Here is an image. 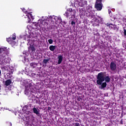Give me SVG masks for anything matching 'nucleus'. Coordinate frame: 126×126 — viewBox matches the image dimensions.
Segmentation results:
<instances>
[{"mask_svg": "<svg viewBox=\"0 0 126 126\" xmlns=\"http://www.w3.org/2000/svg\"><path fill=\"white\" fill-rule=\"evenodd\" d=\"M7 48L6 47H0V64L6 65L10 63V58L6 57Z\"/></svg>", "mask_w": 126, "mask_h": 126, "instance_id": "obj_1", "label": "nucleus"}, {"mask_svg": "<svg viewBox=\"0 0 126 126\" xmlns=\"http://www.w3.org/2000/svg\"><path fill=\"white\" fill-rule=\"evenodd\" d=\"M46 19H48L47 17L42 16L41 19L38 20L37 23H33L32 26H34V29H36L37 30H39L41 28H48V26Z\"/></svg>", "mask_w": 126, "mask_h": 126, "instance_id": "obj_2", "label": "nucleus"}, {"mask_svg": "<svg viewBox=\"0 0 126 126\" xmlns=\"http://www.w3.org/2000/svg\"><path fill=\"white\" fill-rule=\"evenodd\" d=\"M23 84L26 87L25 94L28 95V93L32 92L35 89V84L30 79L25 80L23 81Z\"/></svg>", "mask_w": 126, "mask_h": 126, "instance_id": "obj_3", "label": "nucleus"}, {"mask_svg": "<svg viewBox=\"0 0 126 126\" xmlns=\"http://www.w3.org/2000/svg\"><path fill=\"white\" fill-rule=\"evenodd\" d=\"M70 6H75V7H86L87 6V0H70Z\"/></svg>", "mask_w": 126, "mask_h": 126, "instance_id": "obj_4", "label": "nucleus"}, {"mask_svg": "<svg viewBox=\"0 0 126 126\" xmlns=\"http://www.w3.org/2000/svg\"><path fill=\"white\" fill-rule=\"evenodd\" d=\"M106 82H110V77L108 76H105V74L103 72H100L98 74L97 77L96 83L98 85H101L103 81Z\"/></svg>", "mask_w": 126, "mask_h": 126, "instance_id": "obj_5", "label": "nucleus"}, {"mask_svg": "<svg viewBox=\"0 0 126 126\" xmlns=\"http://www.w3.org/2000/svg\"><path fill=\"white\" fill-rule=\"evenodd\" d=\"M22 11L24 12L26 15L25 18H27L28 19V23H30L31 21H33L34 20V16H32L31 13H29L28 11H27L25 9H22Z\"/></svg>", "mask_w": 126, "mask_h": 126, "instance_id": "obj_6", "label": "nucleus"}, {"mask_svg": "<svg viewBox=\"0 0 126 126\" xmlns=\"http://www.w3.org/2000/svg\"><path fill=\"white\" fill-rule=\"evenodd\" d=\"M75 14H76V11L74 9H72V8H68L67 9L64 15L66 16L67 18L68 17H72V16H75Z\"/></svg>", "mask_w": 126, "mask_h": 126, "instance_id": "obj_7", "label": "nucleus"}, {"mask_svg": "<svg viewBox=\"0 0 126 126\" xmlns=\"http://www.w3.org/2000/svg\"><path fill=\"white\" fill-rule=\"evenodd\" d=\"M1 68L3 71H7V74H9V75H11L13 73V69L10 67L9 65H7L6 66H2Z\"/></svg>", "mask_w": 126, "mask_h": 126, "instance_id": "obj_8", "label": "nucleus"}, {"mask_svg": "<svg viewBox=\"0 0 126 126\" xmlns=\"http://www.w3.org/2000/svg\"><path fill=\"white\" fill-rule=\"evenodd\" d=\"M103 0H96L94 6L96 8L97 10H101L102 7H103V4H102V1Z\"/></svg>", "mask_w": 126, "mask_h": 126, "instance_id": "obj_9", "label": "nucleus"}, {"mask_svg": "<svg viewBox=\"0 0 126 126\" xmlns=\"http://www.w3.org/2000/svg\"><path fill=\"white\" fill-rule=\"evenodd\" d=\"M109 68L111 71H116L118 68L117 63L113 61L111 62L109 64Z\"/></svg>", "mask_w": 126, "mask_h": 126, "instance_id": "obj_10", "label": "nucleus"}, {"mask_svg": "<svg viewBox=\"0 0 126 126\" xmlns=\"http://www.w3.org/2000/svg\"><path fill=\"white\" fill-rule=\"evenodd\" d=\"M49 20L52 22V23H54L55 21H59V22H62V18L60 17H57L56 16H50L49 17Z\"/></svg>", "mask_w": 126, "mask_h": 126, "instance_id": "obj_11", "label": "nucleus"}, {"mask_svg": "<svg viewBox=\"0 0 126 126\" xmlns=\"http://www.w3.org/2000/svg\"><path fill=\"white\" fill-rule=\"evenodd\" d=\"M16 39V36L15 34H13L12 37H9L7 39V41L9 43V44H12L13 45H15V44L16 43L15 41H14V40H15Z\"/></svg>", "mask_w": 126, "mask_h": 126, "instance_id": "obj_12", "label": "nucleus"}, {"mask_svg": "<svg viewBox=\"0 0 126 126\" xmlns=\"http://www.w3.org/2000/svg\"><path fill=\"white\" fill-rule=\"evenodd\" d=\"M32 111L34 114H35V115H36V116H38V117H40L41 116V114H40V110L39 109H37L36 107H34L32 109Z\"/></svg>", "mask_w": 126, "mask_h": 126, "instance_id": "obj_13", "label": "nucleus"}, {"mask_svg": "<svg viewBox=\"0 0 126 126\" xmlns=\"http://www.w3.org/2000/svg\"><path fill=\"white\" fill-rule=\"evenodd\" d=\"M35 50L36 49H35L34 45H30V47H29V53H35Z\"/></svg>", "mask_w": 126, "mask_h": 126, "instance_id": "obj_14", "label": "nucleus"}, {"mask_svg": "<svg viewBox=\"0 0 126 126\" xmlns=\"http://www.w3.org/2000/svg\"><path fill=\"white\" fill-rule=\"evenodd\" d=\"M63 59V56H62V55L58 56V64H61L62 63Z\"/></svg>", "mask_w": 126, "mask_h": 126, "instance_id": "obj_15", "label": "nucleus"}, {"mask_svg": "<svg viewBox=\"0 0 126 126\" xmlns=\"http://www.w3.org/2000/svg\"><path fill=\"white\" fill-rule=\"evenodd\" d=\"M22 110L24 114H28V108L27 106H24Z\"/></svg>", "mask_w": 126, "mask_h": 126, "instance_id": "obj_16", "label": "nucleus"}, {"mask_svg": "<svg viewBox=\"0 0 126 126\" xmlns=\"http://www.w3.org/2000/svg\"><path fill=\"white\" fill-rule=\"evenodd\" d=\"M56 46L51 45L49 47V50H50L52 52H54L56 50Z\"/></svg>", "mask_w": 126, "mask_h": 126, "instance_id": "obj_17", "label": "nucleus"}, {"mask_svg": "<svg viewBox=\"0 0 126 126\" xmlns=\"http://www.w3.org/2000/svg\"><path fill=\"white\" fill-rule=\"evenodd\" d=\"M11 84V80H7L5 82V85H6V86H8V85H10Z\"/></svg>", "mask_w": 126, "mask_h": 126, "instance_id": "obj_18", "label": "nucleus"}, {"mask_svg": "<svg viewBox=\"0 0 126 126\" xmlns=\"http://www.w3.org/2000/svg\"><path fill=\"white\" fill-rule=\"evenodd\" d=\"M107 87V83L104 82V83H101V89H103V88H105Z\"/></svg>", "mask_w": 126, "mask_h": 126, "instance_id": "obj_19", "label": "nucleus"}, {"mask_svg": "<svg viewBox=\"0 0 126 126\" xmlns=\"http://www.w3.org/2000/svg\"><path fill=\"white\" fill-rule=\"evenodd\" d=\"M23 55L24 57V61L26 62V61H27V59L26 58V57L28 56V53H26V52L25 51V54L24 53Z\"/></svg>", "mask_w": 126, "mask_h": 126, "instance_id": "obj_20", "label": "nucleus"}, {"mask_svg": "<svg viewBox=\"0 0 126 126\" xmlns=\"http://www.w3.org/2000/svg\"><path fill=\"white\" fill-rule=\"evenodd\" d=\"M6 92L5 91H0V95H6Z\"/></svg>", "mask_w": 126, "mask_h": 126, "instance_id": "obj_21", "label": "nucleus"}, {"mask_svg": "<svg viewBox=\"0 0 126 126\" xmlns=\"http://www.w3.org/2000/svg\"><path fill=\"white\" fill-rule=\"evenodd\" d=\"M49 61L50 60L49 59H44L42 62V63H45V64H46L47 63H49Z\"/></svg>", "mask_w": 126, "mask_h": 126, "instance_id": "obj_22", "label": "nucleus"}, {"mask_svg": "<svg viewBox=\"0 0 126 126\" xmlns=\"http://www.w3.org/2000/svg\"><path fill=\"white\" fill-rule=\"evenodd\" d=\"M73 126H80V124L78 123H75L73 124Z\"/></svg>", "mask_w": 126, "mask_h": 126, "instance_id": "obj_23", "label": "nucleus"}, {"mask_svg": "<svg viewBox=\"0 0 126 126\" xmlns=\"http://www.w3.org/2000/svg\"><path fill=\"white\" fill-rule=\"evenodd\" d=\"M35 103L36 104H38V105H41V102L40 101V100H36V101H35Z\"/></svg>", "mask_w": 126, "mask_h": 126, "instance_id": "obj_24", "label": "nucleus"}, {"mask_svg": "<svg viewBox=\"0 0 126 126\" xmlns=\"http://www.w3.org/2000/svg\"><path fill=\"white\" fill-rule=\"evenodd\" d=\"M84 8H82V9H80L79 10H80V12H82V13H83V12H86V10L84 9Z\"/></svg>", "mask_w": 126, "mask_h": 126, "instance_id": "obj_25", "label": "nucleus"}, {"mask_svg": "<svg viewBox=\"0 0 126 126\" xmlns=\"http://www.w3.org/2000/svg\"><path fill=\"white\" fill-rule=\"evenodd\" d=\"M71 25H72V26H73V27H74V26H75V22L73 21H71Z\"/></svg>", "mask_w": 126, "mask_h": 126, "instance_id": "obj_26", "label": "nucleus"}, {"mask_svg": "<svg viewBox=\"0 0 126 126\" xmlns=\"http://www.w3.org/2000/svg\"><path fill=\"white\" fill-rule=\"evenodd\" d=\"M48 43L49 44H53V39H49L48 40Z\"/></svg>", "mask_w": 126, "mask_h": 126, "instance_id": "obj_27", "label": "nucleus"}, {"mask_svg": "<svg viewBox=\"0 0 126 126\" xmlns=\"http://www.w3.org/2000/svg\"><path fill=\"white\" fill-rule=\"evenodd\" d=\"M109 28H110V29H113V28H114V25H113L112 24H110L109 25Z\"/></svg>", "mask_w": 126, "mask_h": 126, "instance_id": "obj_28", "label": "nucleus"}, {"mask_svg": "<svg viewBox=\"0 0 126 126\" xmlns=\"http://www.w3.org/2000/svg\"><path fill=\"white\" fill-rule=\"evenodd\" d=\"M99 24L100 23H99V22H97L96 24L95 23L94 24V26H98Z\"/></svg>", "mask_w": 126, "mask_h": 126, "instance_id": "obj_29", "label": "nucleus"}, {"mask_svg": "<svg viewBox=\"0 0 126 126\" xmlns=\"http://www.w3.org/2000/svg\"><path fill=\"white\" fill-rule=\"evenodd\" d=\"M1 110H3V111H4V110H9V109L8 108H2V107H1Z\"/></svg>", "mask_w": 126, "mask_h": 126, "instance_id": "obj_30", "label": "nucleus"}, {"mask_svg": "<svg viewBox=\"0 0 126 126\" xmlns=\"http://www.w3.org/2000/svg\"><path fill=\"white\" fill-rule=\"evenodd\" d=\"M25 114H23L22 115V116H20V114H19V116H20V117H21V118H22V119H23V118H24V117H23V116H25V115H24Z\"/></svg>", "mask_w": 126, "mask_h": 126, "instance_id": "obj_31", "label": "nucleus"}, {"mask_svg": "<svg viewBox=\"0 0 126 126\" xmlns=\"http://www.w3.org/2000/svg\"><path fill=\"white\" fill-rule=\"evenodd\" d=\"M30 65H31V66H33L34 65V63H31Z\"/></svg>", "mask_w": 126, "mask_h": 126, "instance_id": "obj_32", "label": "nucleus"}, {"mask_svg": "<svg viewBox=\"0 0 126 126\" xmlns=\"http://www.w3.org/2000/svg\"><path fill=\"white\" fill-rule=\"evenodd\" d=\"M99 19L100 20V21H102L103 19L101 18L100 17H98Z\"/></svg>", "mask_w": 126, "mask_h": 126, "instance_id": "obj_33", "label": "nucleus"}, {"mask_svg": "<svg viewBox=\"0 0 126 126\" xmlns=\"http://www.w3.org/2000/svg\"><path fill=\"white\" fill-rule=\"evenodd\" d=\"M111 12H112V11H111V10H110V9H108L109 14H110V13H111Z\"/></svg>", "mask_w": 126, "mask_h": 126, "instance_id": "obj_34", "label": "nucleus"}, {"mask_svg": "<svg viewBox=\"0 0 126 126\" xmlns=\"http://www.w3.org/2000/svg\"><path fill=\"white\" fill-rule=\"evenodd\" d=\"M106 26H110V24H108V23H107L106 24Z\"/></svg>", "mask_w": 126, "mask_h": 126, "instance_id": "obj_35", "label": "nucleus"}, {"mask_svg": "<svg viewBox=\"0 0 126 126\" xmlns=\"http://www.w3.org/2000/svg\"><path fill=\"white\" fill-rule=\"evenodd\" d=\"M105 29V28H104V27H102V31H103V30H104Z\"/></svg>", "mask_w": 126, "mask_h": 126, "instance_id": "obj_36", "label": "nucleus"}, {"mask_svg": "<svg viewBox=\"0 0 126 126\" xmlns=\"http://www.w3.org/2000/svg\"><path fill=\"white\" fill-rule=\"evenodd\" d=\"M29 38H31V34L29 35Z\"/></svg>", "mask_w": 126, "mask_h": 126, "instance_id": "obj_37", "label": "nucleus"}, {"mask_svg": "<svg viewBox=\"0 0 126 126\" xmlns=\"http://www.w3.org/2000/svg\"><path fill=\"white\" fill-rule=\"evenodd\" d=\"M48 110H51V107H48Z\"/></svg>", "mask_w": 126, "mask_h": 126, "instance_id": "obj_38", "label": "nucleus"}, {"mask_svg": "<svg viewBox=\"0 0 126 126\" xmlns=\"http://www.w3.org/2000/svg\"><path fill=\"white\" fill-rule=\"evenodd\" d=\"M10 126H12V124L11 123H10Z\"/></svg>", "mask_w": 126, "mask_h": 126, "instance_id": "obj_39", "label": "nucleus"}, {"mask_svg": "<svg viewBox=\"0 0 126 126\" xmlns=\"http://www.w3.org/2000/svg\"><path fill=\"white\" fill-rule=\"evenodd\" d=\"M1 73V71H0V74Z\"/></svg>", "mask_w": 126, "mask_h": 126, "instance_id": "obj_40", "label": "nucleus"}, {"mask_svg": "<svg viewBox=\"0 0 126 126\" xmlns=\"http://www.w3.org/2000/svg\"><path fill=\"white\" fill-rule=\"evenodd\" d=\"M103 25H104V24H102V26H103Z\"/></svg>", "mask_w": 126, "mask_h": 126, "instance_id": "obj_41", "label": "nucleus"}, {"mask_svg": "<svg viewBox=\"0 0 126 126\" xmlns=\"http://www.w3.org/2000/svg\"><path fill=\"white\" fill-rule=\"evenodd\" d=\"M15 115H16V113H15Z\"/></svg>", "mask_w": 126, "mask_h": 126, "instance_id": "obj_42", "label": "nucleus"}, {"mask_svg": "<svg viewBox=\"0 0 126 126\" xmlns=\"http://www.w3.org/2000/svg\"><path fill=\"white\" fill-rule=\"evenodd\" d=\"M0 104H1V103H0Z\"/></svg>", "mask_w": 126, "mask_h": 126, "instance_id": "obj_43", "label": "nucleus"}]
</instances>
